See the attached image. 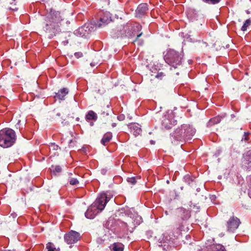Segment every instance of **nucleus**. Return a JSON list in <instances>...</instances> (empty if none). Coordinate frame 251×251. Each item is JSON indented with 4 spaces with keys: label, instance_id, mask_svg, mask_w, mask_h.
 <instances>
[{
    "label": "nucleus",
    "instance_id": "obj_33",
    "mask_svg": "<svg viewBox=\"0 0 251 251\" xmlns=\"http://www.w3.org/2000/svg\"><path fill=\"white\" fill-rule=\"evenodd\" d=\"M165 76V75L164 74V73L159 72L156 75V77L160 79H162Z\"/></svg>",
    "mask_w": 251,
    "mask_h": 251
},
{
    "label": "nucleus",
    "instance_id": "obj_39",
    "mask_svg": "<svg viewBox=\"0 0 251 251\" xmlns=\"http://www.w3.org/2000/svg\"><path fill=\"white\" fill-rule=\"evenodd\" d=\"M73 140L72 139L70 140V141H69V147H72V145H71V144H72V143H73Z\"/></svg>",
    "mask_w": 251,
    "mask_h": 251
},
{
    "label": "nucleus",
    "instance_id": "obj_9",
    "mask_svg": "<svg viewBox=\"0 0 251 251\" xmlns=\"http://www.w3.org/2000/svg\"><path fill=\"white\" fill-rule=\"evenodd\" d=\"M183 132L180 128L176 129L175 131L171 134V140L174 144H177L178 142H182L184 138Z\"/></svg>",
    "mask_w": 251,
    "mask_h": 251
},
{
    "label": "nucleus",
    "instance_id": "obj_45",
    "mask_svg": "<svg viewBox=\"0 0 251 251\" xmlns=\"http://www.w3.org/2000/svg\"><path fill=\"white\" fill-rule=\"evenodd\" d=\"M249 195H250V197L251 198V190L250 191V192H249Z\"/></svg>",
    "mask_w": 251,
    "mask_h": 251
},
{
    "label": "nucleus",
    "instance_id": "obj_43",
    "mask_svg": "<svg viewBox=\"0 0 251 251\" xmlns=\"http://www.w3.org/2000/svg\"><path fill=\"white\" fill-rule=\"evenodd\" d=\"M4 11H5V10H4V11H3V9H2L1 12L3 14V15L2 16H3L4 15V12H3Z\"/></svg>",
    "mask_w": 251,
    "mask_h": 251
},
{
    "label": "nucleus",
    "instance_id": "obj_1",
    "mask_svg": "<svg viewBox=\"0 0 251 251\" xmlns=\"http://www.w3.org/2000/svg\"><path fill=\"white\" fill-rule=\"evenodd\" d=\"M69 23L65 20L60 12L51 10L43 16L40 24V32L48 38L51 39L66 29Z\"/></svg>",
    "mask_w": 251,
    "mask_h": 251
},
{
    "label": "nucleus",
    "instance_id": "obj_44",
    "mask_svg": "<svg viewBox=\"0 0 251 251\" xmlns=\"http://www.w3.org/2000/svg\"><path fill=\"white\" fill-rule=\"evenodd\" d=\"M246 12H247V14H250V11L249 10H247Z\"/></svg>",
    "mask_w": 251,
    "mask_h": 251
},
{
    "label": "nucleus",
    "instance_id": "obj_3",
    "mask_svg": "<svg viewBox=\"0 0 251 251\" xmlns=\"http://www.w3.org/2000/svg\"><path fill=\"white\" fill-rule=\"evenodd\" d=\"M182 59V54L174 50H169L164 56L165 62L175 68L181 65Z\"/></svg>",
    "mask_w": 251,
    "mask_h": 251
},
{
    "label": "nucleus",
    "instance_id": "obj_6",
    "mask_svg": "<svg viewBox=\"0 0 251 251\" xmlns=\"http://www.w3.org/2000/svg\"><path fill=\"white\" fill-rule=\"evenodd\" d=\"M64 241L68 244H72L76 243L80 238V233L71 230L66 233L64 236Z\"/></svg>",
    "mask_w": 251,
    "mask_h": 251
},
{
    "label": "nucleus",
    "instance_id": "obj_22",
    "mask_svg": "<svg viewBox=\"0 0 251 251\" xmlns=\"http://www.w3.org/2000/svg\"><path fill=\"white\" fill-rule=\"evenodd\" d=\"M13 122H14L15 125V126L16 128L18 129L20 128V126H21V120L20 119V116H16L14 118L12 119Z\"/></svg>",
    "mask_w": 251,
    "mask_h": 251
},
{
    "label": "nucleus",
    "instance_id": "obj_8",
    "mask_svg": "<svg viewBox=\"0 0 251 251\" xmlns=\"http://www.w3.org/2000/svg\"><path fill=\"white\" fill-rule=\"evenodd\" d=\"M176 124V121L173 118L172 115L166 114L163 117L162 126L165 129H171Z\"/></svg>",
    "mask_w": 251,
    "mask_h": 251
},
{
    "label": "nucleus",
    "instance_id": "obj_2",
    "mask_svg": "<svg viewBox=\"0 0 251 251\" xmlns=\"http://www.w3.org/2000/svg\"><path fill=\"white\" fill-rule=\"evenodd\" d=\"M16 141L14 130L9 128H3L0 130V146L8 148L12 146Z\"/></svg>",
    "mask_w": 251,
    "mask_h": 251
},
{
    "label": "nucleus",
    "instance_id": "obj_42",
    "mask_svg": "<svg viewBox=\"0 0 251 251\" xmlns=\"http://www.w3.org/2000/svg\"><path fill=\"white\" fill-rule=\"evenodd\" d=\"M116 124H115V123H113V124H112V126L113 127H115V126H116Z\"/></svg>",
    "mask_w": 251,
    "mask_h": 251
},
{
    "label": "nucleus",
    "instance_id": "obj_28",
    "mask_svg": "<svg viewBox=\"0 0 251 251\" xmlns=\"http://www.w3.org/2000/svg\"><path fill=\"white\" fill-rule=\"evenodd\" d=\"M46 249H47V251H55L56 250L55 248H54V245L50 242H49L46 245Z\"/></svg>",
    "mask_w": 251,
    "mask_h": 251
},
{
    "label": "nucleus",
    "instance_id": "obj_37",
    "mask_svg": "<svg viewBox=\"0 0 251 251\" xmlns=\"http://www.w3.org/2000/svg\"><path fill=\"white\" fill-rule=\"evenodd\" d=\"M117 118L120 121H122L124 119L125 117L123 115H120V116L117 117Z\"/></svg>",
    "mask_w": 251,
    "mask_h": 251
},
{
    "label": "nucleus",
    "instance_id": "obj_34",
    "mask_svg": "<svg viewBox=\"0 0 251 251\" xmlns=\"http://www.w3.org/2000/svg\"><path fill=\"white\" fill-rule=\"evenodd\" d=\"M61 115V114L60 113H57L55 115H52V118L56 120H59Z\"/></svg>",
    "mask_w": 251,
    "mask_h": 251
},
{
    "label": "nucleus",
    "instance_id": "obj_20",
    "mask_svg": "<svg viewBox=\"0 0 251 251\" xmlns=\"http://www.w3.org/2000/svg\"><path fill=\"white\" fill-rule=\"evenodd\" d=\"M112 134L111 133H107L105 134L101 140V143L104 146L106 145V143L109 142L112 139Z\"/></svg>",
    "mask_w": 251,
    "mask_h": 251
},
{
    "label": "nucleus",
    "instance_id": "obj_10",
    "mask_svg": "<svg viewBox=\"0 0 251 251\" xmlns=\"http://www.w3.org/2000/svg\"><path fill=\"white\" fill-rule=\"evenodd\" d=\"M93 30L92 24L85 25L79 27L77 30V33L80 37L87 38Z\"/></svg>",
    "mask_w": 251,
    "mask_h": 251
},
{
    "label": "nucleus",
    "instance_id": "obj_46",
    "mask_svg": "<svg viewBox=\"0 0 251 251\" xmlns=\"http://www.w3.org/2000/svg\"><path fill=\"white\" fill-rule=\"evenodd\" d=\"M151 144H154V142L153 141H151Z\"/></svg>",
    "mask_w": 251,
    "mask_h": 251
},
{
    "label": "nucleus",
    "instance_id": "obj_13",
    "mask_svg": "<svg viewBox=\"0 0 251 251\" xmlns=\"http://www.w3.org/2000/svg\"><path fill=\"white\" fill-rule=\"evenodd\" d=\"M128 126L130 129L131 132L135 136H137L140 134L142 130L140 126L138 124H131L128 125Z\"/></svg>",
    "mask_w": 251,
    "mask_h": 251
},
{
    "label": "nucleus",
    "instance_id": "obj_40",
    "mask_svg": "<svg viewBox=\"0 0 251 251\" xmlns=\"http://www.w3.org/2000/svg\"><path fill=\"white\" fill-rule=\"evenodd\" d=\"M52 146L53 147L54 149H56L58 148V146L55 145L54 144H52Z\"/></svg>",
    "mask_w": 251,
    "mask_h": 251
},
{
    "label": "nucleus",
    "instance_id": "obj_14",
    "mask_svg": "<svg viewBox=\"0 0 251 251\" xmlns=\"http://www.w3.org/2000/svg\"><path fill=\"white\" fill-rule=\"evenodd\" d=\"M148 10L147 3H142L138 5L136 10V14L138 17H141Z\"/></svg>",
    "mask_w": 251,
    "mask_h": 251
},
{
    "label": "nucleus",
    "instance_id": "obj_47",
    "mask_svg": "<svg viewBox=\"0 0 251 251\" xmlns=\"http://www.w3.org/2000/svg\"><path fill=\"white\" fill-rule=\"evenodd\" d=\"M56 251H60V249L59 248H58L56 250Z\"/></svg>",
    "mask_w": 251,
    "mask_h": 251
},
{
    "label": "nucleus",
    "instance_id": "obj_23",
    "mask_svg": "<svg viewBox=\"0 0 251 251\" xmlns=\"http://www.w3.org/2000/svg\"><path fill=\"white\" fill-rule=\"evenodd\" d=\"M221 121V118L219 116L215 117L209 121L210 125H215L219 123Z\"/></svg>",
    "mask_w": 251,
    "mask_h": 251
},
{
    "label": "nucleus",
    "instance_id": "obj_24",
    "mask_svg": "<svg viewBox=\"0 0 251 251\" xmlns=\"http://www.w3.org/2000/svg\"><path fill=\"white\" fill-rule=\"evenodd\" d=\"M16 0H9V2L11 6H7V9L11 10L12 11H17L18 10V7L16 6V3L13 4V2L11 1H15Z\"/></svg>",
    "mask_w": 251,
    "mask_h": 251
},
{
    "label": "nucleus",
    "instance_id": "obj_31",
    "mask_svg": "<svg viewBox=\"0 0 251 251\" xmlns=\"http://www.w3.org/2000/svg\"><path fill=\"white\" fill-rule=\"evenodd\" d=\"M51 167L53 169V172L59 173L62 171V168L60 166L57 165L54 167L52 166Z\"/></svg>",
    "mask_w": 251,
    "mask_h": 251
},
{
    "label": "nucleus",
    "instance_id": "obj_4",
    "mask_svg": "<svg viewBox=\"0 0 251 251\" xmlns=\"http://www.w3.org/2000/svg\"><path fill=\"white\" fill-rule=\"evenodd\" d=\"M175 223L177 228L181 227L183 221L190 217V211L182 207L177 208L175 211Z\"/></svg>",
    "mask_w": 251,
    "mask_h": 251
},
{
    "label": "nucleus",
    "instance_id": "obj_12",
    "mask_svg": "<svg viewBox=\"0 0 251 251\" xmlns=\"http://www.w3.org/2000/svg\"><path fill=\"white\" fill-rule=\"evenodd\" d=\"M184 137L192 136L195 132L194 129L189 125H183L180 127Z\"/></svg>",
    "mask_w": 251,
    "mask_h": 251
},
{
    "label": "nucleus",
    "instance_id": "obj_11",
    "mask_svg": "<svg viewBox=\"0 0 251 251\" xmlns=\"http://www.w3.org/2000/svg\"><path fill=\"white\" fill-rule=\"evenodd\" d=\"M111 21L110 14L108 12H105L100 18V23L96 24V26L99 28L102 27L110 23Z\"/></svg>",
    "mask_w": 251,
    "mask_h": 251
},
{
    "label": "nucleus",
    "instance_id": "obj_17",
    "mask_svg": "<svg viewBox=\"0 0 251 251\" xmlns=\"http://www.w3.org/2000/svg\"><path fill=\"white\" fill-rule=\"evenodd\" d=\"M73 174L71 173H68V180L70 184L75 185L79 183V181L76 178L72 177Z\"/></svg>",
    "mask_w": 251,
    "mask_h": 251
},
{
    "label": "nucleus",
    "instance_id": "obj_18",
    "mask_svg": "<svg viewBox=\"0 0 251 251\" xmlns=\"http://www.w3.org/2000/svg\"><path fill=\"white\" fill-rule=\"evenodd\" d=\"M243 162L249 167H251V151L247 152V154L244 157Z\"/></svg>",
    "mask_w": 251,
    "mask_h": 251
},
{
    "label": "nucleus",
    "instance_id": "obj_19",
    "mask_svg": "<svg viewBox=\"0 0 251 251\" xmlns=\"http://www.w3.org/2000/svg\"><path fill=\"white\" fill-rule=\"evenodd\" d=\"M113 246L112 251H124V245L121 243H114Z\"/></svg>",
    "mask_w": 251,
    "mask_h": 251
},
{
    "label": "nucleus",
    "instance_id": "obj_38",
    "mask_svg": "<svg viewBox=\"0 0 251 251\" xmlns=\"http://www.w3.org/2000/svg\"><path fill=\"white\" fill-rule=\"evenodd\" d=\"M2 10V7L0 6V17H1L2 16V15H3V14L1 12Z\"/></svg>",
    "mask_w": 251,
    "mask_h": 251
},
{
    "label": "nucleus",
    "instance_id": "obj_32",
    "mask_svg": "<svg viewBox=\"0 0 251 251\" xmlns=\"http://www.w3.org/2000/svg\"><path fill=\"white\" fill-rule=\"evenodd\" d=\"M204 2L208 4H215L220 2L221 0H202Z\"/></svg>",
    "mask_w": 251,
    "mask_h": 251
},
{
    "label": "nucleus",
    "instance_id": "obj_41",
    "mask_svg": "<svg viewBox=\"0 0 251 251\" xmlns=\"http://www.w3.org/2000/svg\"><path fill=\"white\" fill-rule=\"evenodd\" d=\"M2 251H14L13 250H4Z\"/></svg>",
    "mask_w": 251,
    "mask_h": 251
},
{
    "label": "nucleus",
    "instance_id": "obj_26",
    "mask_svg": "<svg viewBox=\"0 0 251 251\" xmlns=\"http://www.w3.org/2000/svg\"><path fill=\"white\" fill-rule=\"evenodd\" d=\"M251 20L250 19H247L241 28V30L243 31H246L247 29V27L251 25Z\"/></svg>",
    "mask_w": 251,
    "mask_h": 251
},
{
    "label": "nucleus",
    "instance_id": "obj_27",
    "mask_svg": "<svg viewBox=\"0 0 251 251\" xmlns=\"http://www.w3.org/2000/svg\"><path fill=\"white\" fill-rule=\"evenodd\" d=\"M107 107L109 108V110H105L104 108V110L100 114L101 118L104 119L106 116L109 115V112H111V111L108 105L107 106Z\"/></svg>",
    "mask_w": 251,
    "mask_h": 251
},
{
    "label": "nucleus",
    "instance_id": "obj_30",
    "mask_svg": "<svg viewBox=\"0 0 251 251\" xmlns=\"http://www.w3.org/2000/svg\"><path fill=\"white\" fill-rule=\"evenodd\" d=\"M127 181L132 185H134L136 183V179L135 177H127L126 179Z\"/></svg>",
    "mask_w": 251,
    "mask_h": 251
},
{
    "label": "nucleus",
    "instance_id": "obj_5",
    "mask_svg": "<svg viewBox=\"0 0 251 251\" xmlns=\"http://www.w3.org/2000/svg\"><path fill=\"white\" fill-rule=\"evenodd\" d=\"M109 200L105 193H101L97 198L93 206H96L97 210L102 211L104 209L106 204Z\"/></svg>",
    "mask_w": 251,
    "mask_h": 251
},
{
    "label": "nucleus",
    "instance_id": "obj_15",
    "mask_svg": "<svg viewBox=\"0 0 251 251\" xmlns=\"http://www.w3.org/2000/svg\"><path fill=\"white\" fill-rule=\"evenodd\" d=\"M98 212V211L97 210V208H96V206L92 205L91 207L88 208L85 213V215L88 219H93Z\"/></svg>",
    "mask_w": 251,
    "mask_h": 251
},
{
    "label": "nucleus",
    "instance_id": "obj_29",
    "mask_svg": "<svg viewBox=\"0 0 251 251\" xmlns=\"http://www.w3.org/2000/svg\"><path fill=\"white\" fill-rule=\"evenodd\" d=\"M143 33L141 32L140 33V34H138L137 35V37L136 38V39L134 40V42H137V44L139 45H143V40L142 41H140L139 39V38L142 35Z\"/></svg>",
    "mask_w": 251,
    "mask_h": 251
},
{
    "label": "nucleus",
    "instance_id": "obj_7",
    "mask_svg": "<svg viewBox=\"0 0 251 251\" xmlns=\"http://www.w3.org/2000/svg\"><path fill=\"white\" fill-rule=\"evenodd\" d=\"M241 224L240 220L235 216L231 217L226 223L227 230L229 232H234Z\"/></svg>",
    "mask_w": 251,
    "mask_h": 251
},
{
    "label": "nucleus",
    "instance_id": "obj_25",
    "mask_svg": "<svg viewBox=\"0 0 251 251\" xmlns=\"http://www.w3.org/2000/svg\"><path fill=\"white\" fill-rule=\"evenodd\" d=\"M212 251H225V249L223 246L218 244L212 247Z\"/></svg>",
    "mask_w": 251,
    "mask_h": 251
},
{
    "label": "nucleus",
    "instance_id": "obj_21",
    "mask_svg": "<svg viewBox=\"0 0 251 251\" xmlns=\"http://www.w3.org/2000/svg\"><path fill=\"white\" fill-rule=\"evenodd\" d=\"M86 119L89 120H96L97 119V116L93 111H89L86 116Z\"/></svg>",
    "mask_w": 251,
    "mask_h": 251
},
{
    "label": "nucleus",
    "instance_id": "obj_36",
    "mask_svg": "<svg viewBox=\"0 0 251 251\" xmlns=\"http://www.w3.org/2000/svg\"><path fill=\"white\" fill-rule=\"evenodd\" d=\"M249 134V132H245L244 135V137L242 138V141L243 140L245 141H247L249 140L248 135Z\"/></svg>",
    "mask_w": 251,
    "mask_h": 251
},
{
    "label": "nucleus",
    "instance_id": "obj_16",
    "mask_svg": "<svg viewBox=\"0 0 251 251\" xmlns=\"http://www.w3.org/2000/svg\"><path fill=\"white\" fill-rule=\"evenodd\" d=\"M68 91L66 88H63L59 90L58 93H56L55 98L59 100H64L65 97L68 94Z\"/></svg>",
    "mask_w": 251,
    "mask_h": 251
},
{
    "label": "nucleus",
    "instance_id": "obj_35",
    "mask_svg": "<svg viewBox=\"0 0 251 251\" xmlns=\"http://www.w3.org/2000/svg\"><path fill=\"white\" fill-rule=\"evenodd\" d=\"M74 55L76 58H79L83 56V53L81 52H75Z\"/></svg>",
    "mask_w": 251,
    "mask_h": 251
}]
</instances>
